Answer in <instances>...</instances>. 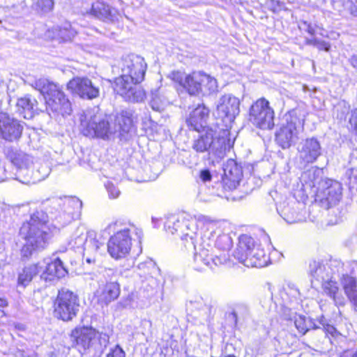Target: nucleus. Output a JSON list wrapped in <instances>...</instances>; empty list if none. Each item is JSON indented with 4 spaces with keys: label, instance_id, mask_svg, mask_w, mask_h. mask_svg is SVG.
Returning a JSON list of instances; mask_svg holds the SVG:
<instances>
[{
    "label": "nucleus",
    "instance_id": "f257e3e1",
    "mask_svg": "<svg viewBox=\"0 0 357 357\" xmlns=\"http://www.w3.org/2000/svg\"><path fill=\"white\" fill-rule=\"evenodd\" d=\"M121 70V75L114 82V91L126 101L143 102L146 98V93L138 84L144 79L146 70L144 58L134 54L124 56Z\"/></svg>",
    "mask_w": 357,
    "mask_h": 357
},
{
    "label": "nucleus",
    "instance_id": "f03ea898",
    "mask_svg": "<svg viewBox=\"0 0 357 357\" xmlns=\"http://www.w3.org/2000/svg\"><path fill=\"white\" fill-rule=\"evenodd\" d=\"M168 77L178 83L191 96L211 94L218 90L216 79L202 71H195L188 75L172 71Z\"/></svg>",
    "mask_w": 357,
    "mask_h": 357
},
{
    "label": "nucleus",
    "instance_id": "7ed1b4c3",
    "mask_svg": "<svg viewBox=\"0 0 357 357\" xmlns=\"http://www.w3.org/2000/svg\"><path fill=\"white\" fill-rule=\"evenodd\" d=\"M32 86L44 96L48 112L60 114L63 116L70 114L72 111L70 102L59 86L41 78L34 81Z\"/></svg>",
    "mask_w": 357,
    "mask_h": 357
},
{
    "label": "nucleus",
    "instance_id": "20e7f679",
    "mask_svg": "<svg viewBox=\"0 0 357 357\" xmlns=\"http://www.w3.org/2000/svg\"><path fill=\"white\" fill-rule=\"evenodd\" d=\"M79 127L82 134L89 137L109 138L116 132L106 117L95 109H88L79 115Z\"/></svg>",
    "mask_w": 357,
    "mask_h": 357
},
{
    "label": "nucleus",
    "instance_id": "39448f33",
    "mask_svg": "<svg viewBox=\"0 0 357 357\" xmlns=\"http://www.w3.org/2000/svg\"><path fill=\"white\" fill-rule=\"evenodd\" d=\"M71 341L79 352H98L105 348L109 342V336L91 327L76 328L71 332Z\"/></svg>",
    "mask_w": 357,
    "mask_h": 357
},
{
    "label": "nucleus",
    "instance_id": "423d86ee",
    "mask_svg": "<svg viewBox=\"0 0 357 357\" xmlns=\"http://www.w3.org/2000/svg\"><path fill=\"white\" fill-rule=\"evenodd\" d=\"M48 216L43 211L33 213L29 221L24 222L20 228V234L26 241L33 244L38 250L43 249L50 238L45 231Z\"/></svg>",
    "mask_w": 357,
    "mask_h": 357
},
{
    "label": "nucleus",
    "instance_id": "0eeeda50",
    "mask_svg": "<svg viewBox=\"0 0 357 357\" xmlns=\"http://www.w3.org/2000/svg\"><path fill=\"white\" fill-rule=\"evenodd\" d=\"M135 232L141 242L143 235L140 229L131 226L130 228H123L110 236L107 242V251L114 259L126 258L130 253L132 247L131 233Z\"/></svg>",
    "mask_w": 357,
    "mask_h": 357
},
{
    "label": "nucleus",
    "instance_id": "6e6552de",
    "mask_svg": "<svg viewBox=\"0 0 357 357\" xmlns=\"http://www.w3.org/2000/svg\"><path fill=\"white\" fill-rule=\"evenodd\" d=\"M304 115L301 111L293 110L287 117L283 124L275 133V140L282 149L289 148L298 139V134L303 129Z\"/></svg>",
    "mask_w": 357,
    "mask_h": 357
},
{
    "label": "nucleus",
    "instance_id": "1a4fd4ad",
    "mask_svg": "<svg viewBox=\"0 0 357 357\" xmlns=\"http://www.w3.org/2000/svg\"><path fill=\"white\" fill-rule=\"evenodd\" d=\"M47 202L50 203L52 218L62 225L70 222L73 219L75 210L80 209L82 205V202L75 197H53Z\"/></svg>",
    "mask_w": 357,
    "mask_h": 357
},
{
    "label": "nucleus",
    "instance_id": "9d476101",
    "mask_svg": "<svg viewBox=\"0 0 357 357\" xmlns=\"http://www.w3.org/2000/svg\"><path fill=\"white\" fill-rule=\"evenodd\" d=\"M249 121L261 130H271L274 127V111L264 98L257 100L249 109Z\"/></svg>",
    "mask_w": 357,
    "mask_h": 357
},
{
    "label": "nucleus",
    "instance_id": "9b49d317",
    "mask_svg": "<svg viewBox=\"0 0 357 357\" xmlns=\"http://www.w3.org/2000/svg\"><path fill=\"white\" fill-rule=\"evenodd\" d=\"M79 308L77 296L68 289L59 291L54 302V316L63 321H68L76 317Z\"/></svg>",
    "mask_w": 357,
    "mask_h": 357
},
{
    "label": "nucleus",
    "instance_id": "f8f14e48",
    "mask_svg": "<svg viewBox=\"0 0 357 357\" xmlns=\"http://www.w3.org/2000/svg\"><path fill=\"white\" fill-rule=\"evenodd\" d=\"M342 197V183L332 179L325 178L319 183L316 195V201L326 209L337 204Z\"/></svg>",
    "mask_w": 357,
    "mask_h": 357
},
{
    "label": "nucleus",
    "instance_id": "ddd939ff",
    "mask_svg": "<svg viewBox=\"0 0 357 357\" xmlns=\"http://www.w3.org/2000/svg\"><path fill=\"white\" fill-rule=\"evenodd\" d=\"M8 156L16 168L14 178L22 183H30L31 182L30 167L33 163L31 157L21 151L13 149L9 151Z\"/></svg>",
    "mask_w": 357,
    "mask_h": 357
},
{
    "label": "nucleus",
    "instance_id": "4468645a",
    "mask_svg": "<svg viewBox=\"0 0 357 357\" xmlns=\"http://www.w3.org/2000/svg\"><path fill=\"white\" fill-rule=\"evenodd\" d=\"M67 86L82 98L92 100L99 96V87L87 77H75L68 83Z\"/></svg>",
    "mask_w": 357,
    "mask_h": 357
},
{
    "label": "nucleus",
    "instance_id": "2eb2a0df",
    "mask_svg": "<svg viewBox=\"0 0 357 357\" xmlns=\"http://www.w3.org/2000/svg\"><path fill=\"white\" fill-rule=\"evenodd\" d=\"M240 100L232 94L222 96L218 100L216 109L220 117L233 121L240 112Z\"/></svg>",
    "mask_w": 357,
    "mask_h": 357
},
{
    "label": "nucleus",
    "instance_id": "dca6fc26",
    "mask_svg": "<svg viewBox=\"0 0 357 357\" xmlns=\"http://www.w3.org/2000/svg\"><path fill=\"white\" fill-rule=\"evenodd\" d=\"M298 158L303 164L314 162L321 155V146L315 137L303 140L298 146Z\"/></svg>",
    "mask_w": 357,
    "mask_h": 357
},
{
    "label": "nucleus",
    "instance_id": "f3484780",
    "mask_svg": "<svg viewBox=\"0 0 357 357\" xmlns=\"http://www.w3.org/2000/svg\"><path fill=\"white\" fill-rule=\"evenodd\" d=\"M227 260V255L215 256L213 257L211 250L201 245L195 251L194 254V266L197 271H202L206 267L213 268V265L218 266L225 264Z\"/></svg>",
    "mask_w": 357,
    "mask_h": 357
},
{
    "label": "nucleus",
    "instance_id": "a211bd4d",
    "mask_svg": "<svg viewBox=\"0 0 357 357\" xmlns=\"http://www.w3.org/2000/svg\"><path fill=\"white\" fill-rule=\"evenodd\" d=\"M23 127L20 122L11 118L8 114L0 112V137L5 140L13 142L18 139L22 135Z\"/></svg>",
    "mask_w": 357,
    "mask_h": 357
},
{
    "label": "nucleus",
    "instance_id": "6ab92c4d",
    "mask_svg": "<svg viewBox=\"0 0 357 357\" xmlns=\"http://www.w3.org/2000/svg\"><path fill=\"white\" fill-rule=\"evenodd\" d=\"M337 266L342 268V266L340 262L331 261L330 264H324L319 261H313L310 264L309 271L313 278L324 282L327 280H330V278H333L335 271L333 267Z\"/></svg>",
    "mask_w": 357,
    "mask_h": 357
},
{
    "label": "nucleus",
    "instance_id": "aec40b11",
    "mask_svg": "<svg viewBox=\"0 0 357 357\" xmlns=\"http://www.w3.org/2000/svg\"><path fill=\"white\" fill-rule=\"evenodd\" d=\"M173 228L176 231L180 229L182 232H184V228L188 230L189 232H186L181 237V242L183 247L187 250L195 251L197 248L195 245L196 242V232L195 230L197 229L194 222H188L183 219L181 221L178 219L176 222H173Z\"/></svg>",
    "mask_w": 357,
    "mask_h": 357
},
{
    "label": "nucleus",
    "instance_id": "412c9836",
    "mask_svg": "<svg viewBox=\"0 0 357 357\" xmlns=\"http://www.w3.org/2000/svg\"><path fill=\"white\" fill-rule=\"evenodd\" d=\"M103 248L104 243L97 238L96 234L93 231H88V238L82 248L86 261L88 264L95 263Z\"/></svg>",
    "mask_w": 357,
    "mask_h": 357
},
{
    "label": "nucleus",
    "instance_id": "4be33fe9",
    "mask_svg": "<svg viewBox=\"0 0 357 357\" xmlns=\"http://www.w3.org/2000/svg\"><path fill=\"white\" fill-rule=\"evenodd\" d=\"M209 116V109L204 105H199L190 114L186 119L187 126L190 130L200 132L204 130L206 120Z\"/></svg>",
    "mask_w": 357,
    "mask_h": 357
},
{
    "label": "nucleus",
    "instance_id": "5701e85b",
    "mask_svg": "<svg viewBox=\"0 0 357 357\" xmlns=\"http://www.w3.org/2000/svg\"><path fill=\"white\" fill-rule=\"evenodd\" d=\"M257 244L254 239L248 235H241L238 239L237 248L234 252V257L239 262L245 264L248 257L252 254V251Z\"/></svg>",
    "mask_w": 357,
    "mask_h": 357
},
{
    "label": "nucleus",
    "instance_id": "b1692460",
    "mask_svg": "<svg viewBox=\"0 0 357 357\" xmlns=\"http://www.w3.org/2000/svg\"><path fill=\"white\" fill-rule=\"evenodd\" d=\"M224 176V182L230 188H236L243 177L242 169L234 160H229L225 165Z\"/></svg>",
    "mask_w": 357,
    "mask_h": 357
},
{
    "label": "nucleus",
    "instance_id": "393cba45",
    "mask_svg": "<svg viewBox=\"0 0 357 357\" xmlns=\"http://www.w3.org/2000/svg\"><path fill=\"white\" fill-rule=\"evenodd\" d=\"M344 292L349 301L357 308V279L351 274L342 273L339 278Z\"/></svg>",
    "mask_w": 357,
    "mask_h": 357
},
{
    "label": "nucleus",
    "instance_id": "a878e982",
    "mask_svg": "<svg viewBox=\"0 0 357 357\" xmlns=\"http://www.w3.org/2000/svg\"><path fill=\"white\" fill-rule=\"evenodd\" d=\"M46 264L45 271L40 275V278L45 281H52L55 278H61L68 274V271L58 257L51 261L46 262Z\"/></svg>",
    "mask_w": 357,
    "mask_h": 357
},
{
    "label": "nucleus",
    "instance_id": "bb28decb",
    "mask_svg": "<svg viewBox=\"0 0 357 357\" xmlns=\"http://www.w3.org/2000/svg\"><path fill=\"white\" fill-rule=\"evenodd\" d=\"M97 294L98 303L107 306L119 297V285L116 282H108L100 287Z\"/></svg>",
    "mask_w": 357,
    "mask_h": 357
},
{
    "label": "nucleus",
    "instance_id": "cd10ccee",
    "mask_svg": "<svg viewBox=\"0 0 357 357\" xmlns=\"http://www.w3.org/2000/svg\"><path fill=\"white\" fill-rule=\"evenodd\" d=\"M91 15L105 22H113L116 18V11L101 1L93 3Z\"/></svg>",
    "mask_w": 357,
    "mask_h": 357
},
{
    "label": "nucleus",
    "instance_id": "c85d7f7f",
    "mask_svg": "<svg viewBox=\"0 0 357 357\" xmlns=\"http://www.w3.org/2000/svg\"><path fill=\"white\" fill-rule=\"evenodd\" d=\"M298 203L294 205H284L278 211L281 217L289 224H294L301 222L304 217L298 208Z\"/></svg>",
    "mask_w": 357,
    "mask_h": 357
},
{
    "label": "nucleus",
    "instance_id": "c756f323",
    "mask_svg": "<svg viewBox=\"0 0 357 357\" xmlns=\"http://www.w3.org/2000/svg\"><path fill=\"white\" fill-rule=\"evenodd\" d=\"M322 289L325 294L332 298L336 305H344L345 304V299L336 281L333 278L327 280L322 282Z\"/></svg>",
    "mask_w": 357,
    "mask_h": 357
},
{
    "label": "nucleus",
    "instance_id": "7c9ffc66",
    "mask_svg": "<svg viewBox=\"0 0 357 357\" xmlns=\"http://www.w3.org/2000/svg\"><path fill=\"white\" fill-rule=\"evenodd\" d=\"M215 134V132L213 130L207 128L204 134L200 135L197 139L194 140L192 145V149L197 153L210 151Z\"/></svg>",
    "mask_w": 357,
    "mask_h": 357
},
{
    "label": "nucleus",
    "instance_id": "2f4dec72",
    "mask_svg": "<svg viewBox=\"0 0 357 357\" xmlns=\"http://www.w3.org/2000/svg\"><path fill=\"white\" fill-rule=\"evenodd\" d=\"M268 261V257L266 255L264 250L259 245H257L252 250L250 256L248 257L244 265L248 267L261 268L266 266Z\"/></svg>",
    "mask_w": 357,
    "mask_h": 357
},
{
    "label": "nucleus",
    "instance_id": "473e14b6",
    "mask_svg": "<svg viewBox=\"0 0 357 357\" xmlns=\"http://www.w3.org/2000/svg\"><path fill=\"white\" fill-rule=\"evenodd\" d=\"M36 104L35 99L24 96L17 99L16 102L17 112L24 119H30L34 115V107Z\"/></svg>",
    "mask_w": 357,
    "mask_h": 357
},
{
    "label": "nucleus",
    "instance_id": "72a5a7b5",
    "mask_svg": "<svg viewBox=\"0 0 357 357\" xmlns=\"http://www.w3.org/2000/svg\"><path fill=\"white\" fill-rule=\"evenodd\" d=\"M42 266L39 264L25 266L18 274L19 285L27 286L33 278L40 271Z\"/></svg>",
    "mask_w": 357,
    "mask_h": 357
},
{
    "label": "nucleus",
    "instance_id": "f704fd0d",
    "mask_svg": "<svg viewBox=\"0 0 357 357\" xmlns=\"http://www.w3.org/2000/svg\"><path fill=\"white\" fill-rule=\"evenodd\" d=\"M54 30L55 31L54 38L62 42L71 41L77 34V31L69 23H65L61 26L55 27Z\"/></svg>",
    "mask_w": 357,
    "mask_h": 357
},
{
    "label": "nucleus",
    "instance_id": "c9c22d12",
    "mask_svg": "<svg viewBox=\"0 0 357 357\" xmlns=\"http://www.w3.org/2000/svg\"><path fill=\"white\" fill-rule=\"evenodd\" d=\"M294 324L298 331L305 335L310 329L319 328L311 319H307L303 316H298L294 320Z\"/></svg>",
    "mask_w": 357,
    "mask_h": 357
},
{
    "label": "nucleus",
    "instance_id": "e433bc0d",
    "mask_svg": "<svg viewBox=\"0 0 357 357\" xmlns=\"http://www.w3.org/2000/svg\"><path fill=\"white\" fill-rule=\"evenodd\" d=\"M116 121L118 122V129L114 127L116 132L119 130L127 133L130 131L132 126V119L129 112L123 111L120 116L117 117Z\"/></svg>",
    "mask_w": 357,
    "mask_h": 357
},
{
    "label": "nucleus",
    "instance_id": "4c0bfd02",
    "mask_svg": "<svg viewBox=\"0 0 357 357\" xmlns=\"http://www.w3.org/2000/svg\"><path fill=\"white\" fill-rule=\"evenodd\" d=\"M88 238V232L85 233L82 229H77L71 236L69 245L71 248H83Z\"/></svg>",
    "mask_w": 357,
    "mask_h": 357
},
{
    "label": "nucleus",
    "instance_id": "58836bf2",
    "mask_svg": "<svg viewBox=\"0 0 357 357\" xmlns=\"http://www.w3.org/2000/svg\"><path fill=\"white\" fill-rule=\"evenodd\" d=\"M137 268L141 271L139 275L145 278L148 275L152 276V275L155 274L158 270L155 262L151 259H147L144 261L139 263Z\"/></svg>",
    "mask_w": 357,
    "mask_h": 357
},
{
    "label": "nucleus",
    "instance_id": "ea45409f",
    "mask_svg": "<svg viewBox=\"0 0 357 357\" xmlns=\"http://www.w3.org/2000/svg\"><path fill=\"white\" fill-rule=\"evenodd\" d=\"M226 139L224 137H215L213 135L212 139L211 148L210 152L216 155L218 157H221L227 149Z\"/></svg>",
    "mask_w": 357,
    "mask_h": 357
},
{
    "label": "nucleus",
    "instance_id": "a19ab883",
    "mask_svg": "<svg viewBox=\"0 0 357 357\" xmlns=\"http://www.w3.org/2000/svg\"><path fill=\"white\" fill-rule=\"evenodd\" d=\"M54 6L53 0H35L33 8L38 12L46 13L52 10Z\"/></svg>",
    "mask_w": 357,
    "mask_h": 357
},
{
    "label": "nucleus",
    "instance_id": "79ce46f5",
    "mask_svg": "<svg viewBox=\"0 0 357 357\" xmlns=\"http://www.w3.org/2000/svg\"><path fill=\"white\" fill-rule=\"evenodd\" d=\"M232 239L228 234L220 235L215 241V246L217 248L223 251H227L232 247Z\"/></svg>",
    "mask_w": 357,
    "mask_h": 357
},
{
    "label": "nucleus",
    "instance_id": "37998d69",
    "mask_svg": "<svg viewBox=\"0 0 357 357\" xmlns=\"http://www.w3.org/2000/svg\"><path fill=\"white\" fill-rule=\"evenodd\" d=\"M346 176L349 181V188L357 191V167L348 169L346 172Z\"/></svg>",
    "mask_w": 357,
    "mask_h": 357
},
{
    "label": "nucleus",
    "instance_id": "c03bdc74",
    "mask_svg": "<svg viewBox=\"0 0 357 357\" xmlns=\"http://www.w3.org/2000/svg\"><path fill=\"white\" fill-rule=\"evenodd\" d=\"M319 324L322 326L323 330L327 335H331L335 339H338L342 337V334L338 332L333 326L326 324L324 318L321 319Z\"/></svg>",
    "mask_w": 357,
    "mask_h": 357
},
{
    "label": "nucleus",
    "instance_id": "a18cd8bd",
    "mask_svg": "<svg viewBox=\"0 0 357 357\" xmlns=\"http://www.w3.org/2000/svg\"><path fill=\"white\" fill-rule=\"evenodd\" d=\"M151 108L157 112H160L164 109L165 100H162L158 94L152 93V98L150 101Z\"/></svg>",
    "mask_w": 357,
    "mask_h": 357
},
{
    "label": "nucleus",
    "instance_id": "49530a36",
    "mask_svg": "<svg viewBox=\"0 0 357 357\" xmlns=\"http://www.w3.org/2000/svg\"><path fill=\"white\" fill-rule=\"evenodd\" d=\"M321 173L320 169H310L306 172L303 176H308L311 181L312 185L316 186L317 184L319 185V183L322 181V180L319 181V177ZM324 179H323L324 181Z\"/></svg>",
    "mask_w": 357,
    "mask_h": 357
},
{
    "label": "nucleus",
    "instance_id": "de8ad7c7",
    "mask_svg": "<svg viewBox=\"0 0 357 357\" xmlns=\"http://www.w3.org/2000/svg\"><path fill=\"white\" fill-rule=\"evenodd\" d=\"M307 43L316 47L319 50H324L326 52H328L331 48V45L328 42L318 39L310 40Z\"/></svg>",
    "mask_w": 357,
    "mask_h": 357
},
{
    "label": "nucleus",
    "instance_id": "09e8293b",
    "mask_svg": "<svg viewBox=\"0 0 357 357\" xmlns=\"http://www.w3.org/2000/svg\"><path fill=\"white\" fill-rule=\"evenodd\" d=\"M35 250H38V249L33 244H31L30 242L26 241V243L21 249L22 257L28 259Z\"/></svg>",
    "mask_w": 357,
    "mask_h": 357
},
{
    "label": "nucleus",
    "instance_id": "8fccbe9b",
    "mask_svg": "<svg viewBox=\"0 0 357 357\" xmlns=\"http://www.w3.org/2000/svg\"><path fill=\"white\" fill-rule=\"evenodd\" d=\"M106 357H126V354L119 345L112 349Z\"/></svg>",
    "mask_w": 357,
    "mask_h": 357
},
{
    "label": "nucleus",
    "instance_id": "3c124183",
    "mask_svg": "<svg viewBox=\"0 0 357 357\" xmlns=\"http://www.w3.org/2000/svg\"><path fill=\"white\" fill-rule=\"evenodd\" d=\"M244 310L245 312H247V309L243 307H238L236 310H234L231 314L230 317L234 319L235 324L236 325L238 319H244V316L242 314L241 312Z\"/></svg>",
    "mask_w": 357,
    "mask_h": 357
},
{
    "label": "nucleus",
    "instance_id": "603ef678",
    "mask_svg": "<svg viewBox=\"0 0 357 357\" xmlns=\"http://www.w3.org/2000/svg\"><path fill=\"white\" fill-rule=\"evenodd\" d=\"M109 196L110 198L115 199L117 198L120 194L119 190L116 188L113 184L108 183L106 185Z\"/></svg>",
    "mask_w": 357,
    "mask_h": 357
},
{
    "label": "nucleus",
    "instance_id": "864d4df0",
    "mask_svg": "<svg viewBox=\"0 0 357 357\" xmlns=\"http://www.w3.org/2000/svg\"><path fill=\"white\" fill-rule=\"evenodd\" d=\"M349 123L351 128H354L356 135L357 136V109H354L349 119Z\"/></svg>",
    "mask_w": 357,
    "mask_h": 357
},
{
    "label": "nucleus",
    "instance_id": "5fc2aeb1",
    "mask_svg": "<svg viewBox=\"0 0 357 357\" xmlns=\"http://www.w3.org/2000/svg\"><path fill=\"white\" fill-rule=\"evenodd\" d=\"M200 178L204 181H209L211 180V174L209 170L203 169L200 172Z\"/></svg>",
    "mask_w": 357,
    "mask_h": 357
},
{
    "label": "nucleus",
    "instance_id": "6e6d98bb",
    "mask_svg": "<svg viewBox=\"0 0 357 357\" xmlns=\"http://www.w3.org/2000/svg\"><path fill=\"white\" fill-rule=\"evenodd\" d=\"M353 349H347L340 354V357H353Z\"/></svg>",
    "mask_w": 357,
    "mask_h": 357
},
{
    "label": "nucleus",
    "instance_id": "4d7b16f0",
    "mask_svg": "<svg viewBox=\"0 0 357 357\" xmlns=\"http://www.w3.org/2000/svg\"><path fill=\"white\" fill-rule=\"evenodd\" d=\"M350 63L354 68H357V56H353L350 59Z\"/></svg>",
    "mask_w": 357,
    "mask_h": 357
},
{
    "label": "nucleus",
    "instance_id": "13d9d810",
    "mask_svg": "<svg viewBox=\"0 0 357 357\" xmlns=\"http://www.w3.org/2000/svg\"><path fill=\"white\" fill-rule=\"evenodd\" d=\"M8 305V302L6 299L0 298V308H3Z\"/></svg>",
    "mask_w": 357,
    "mask_h": 357
},
{
    "label": "nucleus",
    "instance_id": "bf43d9fd",
    "mask_svg": "<svg viewBox=\"0 0 357 357\" xmlns=\"http://www.w3.org/2000/svg\"><path fill=\"white\" fill-rule=\"evenodd\" d=\"M198 220L199 222H203L204 223L210 222L209 219L207 217L203 216V215L199 216V218H198Z\"/></svg>",
    "mask_w": 357,
    "mask_h": 357
},
{
    "label": "nucleus",
    "instance_id": "052dcab7",
    "mask_svg": "<svg viewBox=\"0 0 357 357\" xmlns=\"http://www.w3.org/2000/svg\"><path fill=\"white\" fill-rule=\"evenodd\" d=\"M307 32L312 35H313L314 33V28L310 26V25H308L307 26Z\"/></svg>",
    "mask_w": 357,
    "mask_h": 357
},
{
    "label": "nucleus",
    "instance_id": "680f3d73",
    "mask_svg": "<svg viewBox=\"0 0 357 357\" xmlns=\"http://www.w3.org/2000/svg\"><path fill=\"white\" fill-rule=\"evenodd\" d=\"M353 357H357V349H353Z\"/></svg>",
    "mask_w": 357,
    "mask_h": 357
},
{
    "label": "nucleus",
    "instance_id": "e2e57ef3",
    "mask_svg": "<svg viewBox=\"0 0 357 357\" xmlns=\"http://www.w3.org/2000/svg\"><path fill=\"white\" fill-rule=\"evenodd\" d=\"M4 315V312L3 310H0V317H3Z\"/></svg>",
    "mask_w": 357,
    "mask_h": 357
},
{
    "label": "nucleus",
    "instance_id": "0e129e2a",
    "mask_svg": "<svg viewBox=\"0 0 357 357\" xmlns=\"http://www.w3.org/2000/svg\"><path fill=\"white\" fill-rule=\"evenodd\" d=\"M352 265H353V268H354V267H356V266H357V262H354V263L352 264Z\"/></svg>",
    "mask_w": 357,
    "mask_h": 357
},
{
    "label": "nucleus",
    "instance_id": "69168bd1",
    "mask_svg": "<svg viewBox=\"0 0 357 357\" xmlns=\"http://www.w3.org/2000/svg\"><path fill=\"white\" fill-rule=\"evenodd\" d=\"M3 86V82H1L0 81V89Z\"/></svg>",
    "mask_w": 357,
    "mask_h": 357
}]
</instances>
